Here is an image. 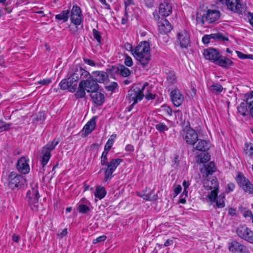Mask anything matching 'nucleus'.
<instances>
[{
  "label": "nucleus",
  "instance_id": "393cba45",
  "mask_svg": "<svg viewBox=\"0 0 253 253\" xmlns=\"http://www.w3.org/2000/svg\"><path fill=\"white\" fill-rule=\"evenodd\" d=\"M172 12L171 5L166 2H164L160 4L159 7V13L163 17H167Z\"/></svg>",
  "mask_w": 253,
  "mask_h": 253
},
{
  "label": "nucleus",
  "instance_id": "f704fd0d",
  "mask_svg": "<svg viewBox=\"0 0 253 253\" xmlns=\"http://www.w3.org/2000/svg\"><path fill=\"white\" fill-rule=\"evenodd\" d=\"M155 128L160 133H165V131H168L169 127L165 123L163 122H158L155 125Z\"/></svg>",
  "mask_w": 253,
  "mask_h": 253
},
{
  "label": "nucleus",
  "instance_id": "a211bd4d",
  "mask_svg": "<svg viewBox=\"0 0 253 253\" xmlns=\"http://www.w3.org/2000/svg\"><path fill=\"white\" fill-rule=\"evenodd\" d=\"M171 100L175 106L178 107L182 103L184 97L178 89L172 90L170 93Z\"/></svg>",
  "mask_w": 253,
  "mask_h": 253
},
{
  "label": "nucleus",
  "instance_id": "49530a36",
  "mask_svg": "<svg viewBox=\"0 0 253 253\" xmlns=\"http://www.w3.org/2000/svg\"><path fill=\"white\" fill-rule=\"evenodd\" d=\"M92 33L94 38L96 40L98 43H101V36L100 32L95 29L92 30Z\"/></svg>",
  "mask_w": 253,
  "mask_h": 253
},
{
  "label": "nucleus",
  "instance_id": "603ef678",
  "mask_svg": "<svg viewBox=\"0 0 253 253\" xmlns=\"http://www.w3.org/2000/svg\"><path fill=\"white\" fill-rule=\"evenodd\" d=\"M106 238H107V237L105 235H102V236H99V237L97 238L96 239H93L92 241V243L94 244H96L98 243L103 242L105 241Z\"/></svg>",
  "mask_w": 253,
  "mask_h": 253
},
{
  "label": "nucleus",
  "instance_id": "5fc2aeb1",
  "mask_svg": "<svg viewBox=\"0 0 253 253\" xmlns=\"http://www.w3.org/2000/svg\"><path fill=\"white\" fill-rule=\"evenodd\" d=\"M124 0L125 6V15H126V16H127V13L126 11L127 7L130 5H134V0Z\"/></svg>",
  "mask_w": 253,
  "mask_h": 253
},
{
  "label": "nucleus",
  "instance_id": "3c124183",
  "mask_svg": "<svg viewBox=\"0 0 253 253\" xmlns=\"http://www.w3.org/2000/svg\"><path fill=\"white\" fill-rule=\"evenodd\" d=\"M118 65L117 66H112L109 68H108L106 69V72L107 74H110L111 75L115 74H118Z\"/></svg>",
  "mask_w": 253,
  "mask_h": 253
},
{
  "label": "nucleus",
  "instance_id": "5701e85b",
  "mask_svg": "<svg viewBox=\"0 0 253 253\" xmlns=\"http://www.w3.org/2000/svg\"><path fill=\"white\" fill-rule=\"evenodd\" d=\"M96 117L94 116L84 126L82 129V135L86 136L90 134L94 129L96 126L95 119Z\"/></svg>",
  "mask_w": 253,
  "mask_h": 253
},
{
  "label": "nucleus",
  "instance_id": "e2e57ef3",
  "mask_svg": "<svg viewBox=\"0 0 253 253\" xmlns=\"http://www.w3.org/2000/svg\"><path fill=\"white\" fill-rule=\"evenodd\" d=\"M146 99L148 100H152L155 98L156 95L150 93H148L145 95Z\"/></svg>",
  "mask_w": 253,
  "mask_h": 253
},
{
  "label": "nucleus",
  "instance_id": "c9c22d12",
  "mask_svg": "<svg viewBox=\"0 0 253 253\" xmlns=\"http://www.w3.org/2000/svg\"><path fill=\"white\" fill-rule=\"evenodd\" d=\"M207 176L211 175L215 170L214 164L213 162H210L205 166Z\"/></svg>",
  "mask_w": 253,
  "mask_h": 253
},
{
  "label": "nucleus",
  "instance_id": "4d7b16f0",
  "mask_svg": "<svg viewBox=\"0 0 253 253\" xmlns=\"http://www.w3.org/2000/svg\"><path fill=\"white\" fill-rule=\"evenodd\" d=\"M182 187L180 185H177L174 189V197H175L180 193Z\"/></svg>",
  "mask_w": 253,
  "mask_h": 253
},
{
  "label": "nucleus",
  "instance_id": "c756f323",
  "mask_svg": "<svg viewBox=\"0 0 253 253\" xmlns=\"http://www.w3.org/2000/svg\"><path fill=\"white\" fill-rule=\"evenodd\" d=\"M252 102H243L237 107L238 112L243 116H246L248 113V106L249 107V104Z\"/></svg>",
  "mask_w": 253,
  "mask_h": 253
},
{
  "label": "nucleus",
  "instance_id": "9d476101",
  "mask_svg": "<svg viewBox=\"0 0 253 253\" xmlns=\"http://www.w3.org/2000/svg\"><path fill=\"white\" fill-rule=\"evenodd\" d=\"M8 186L12 190L19 188L24 185L25 179L16 172H11L7 178Z\"/></svg>",
  "mask_w": 253,
  "mask_h": 253
},
{
  "label": "nucleus",
  "instance_id": "cd10ccee",
  "mask_svg": "<svg viewBox=\"0 0 253 253\" xmlns=\"http://www.w3.org/2000/svg\"><path fill=\"white\" fill-rule=\"evenodd\" d=\"M206 186L209 187L210 190H219L218 183L215 177H212L207 180Z\"/></svg>",
  "mask_w": 253,
  "mask_h": 253
},
{
  "label": "nucleus",
  "instance_id": "dca6fc26",
  "mask_svg": "<svg viewBox=\"0 0 253 253\" xmlns=\"http://www.w3.org/2000/svg\"><path fill=\"white\" fill-rule=\"evenodd\" d=\"M81 83L84 86L86 91L88 93H90L93 91L99 90V84L92 78L82 79Z\"/></svg>",
  "mask_w": 253,
  "mask_h": 253
},
{
  "label": "nucleus",
  "instance_id": "423d86ee",
  "mask_svg": "<svg viewBox=\"0 0 253 253\" xmlns=\"http://www.w3.org/2000/svg\"><path fill=\"white\" fill-rule=\"evenodd\" d=\"M148 86V84L145 83L141 87L133 86L128 90L127 94L126 96V100L128 103H133V104L137 103L138 101H141L144 96L143 92L146 86Z\"/></svg>",
  "mask_w": 253,
  "mask_h": 253
},
{
  "label": "nucleus",
  "instance_id": "c03bdc74",
  "mask_svg": "<svg viewBox=\"0 0 253 253\" xmlns=\"http://www.w3.org/2000/svg\"><path fill=\"white\" fill-rule=\"evenodd\" d=\"M11 124L0 120V132L7 130L9 129Z\"/></svg>",
  "mask_w": 253,
  "mask_h": 253
},
{
  "label": "nucleus",
  "instance_id": "69168bd1",
  "mask_svg": "<svg viewBox=\"0 0 253 253\" xmlns=\"http://www.w3.org/2000/svg\"><path fill=\"white\" fill-rule=\"evenodd\" d=\"M78 26H75V27H71L70 28V32L74 35H77L78 34Z\"/></svg>",
  "mask_w": 253,
  "mask_h": 253
},
{
  "label": "nucleus",
  "instance_id": "13d9d810",
  "mask_svg": "<svg viewBox=\"0 0 253 253\" xmlns=\"http://www.w3.org/2000/svg\"><path fill=\"white\" fill-rule=\"evenodd\" d=\"M83 60L85 63L88 64L89 66H95V63L92 60L84 58Z\"/></svg>",
  "mask_w": 253,
  "mask_h": 253
},
{
  "label": "nucleus",
  "instance_id": "338daca9",
  "mask_svg": "<svg viewBox=\"0 0 253 253\" xmlns=\"http://www.w3.org/2000/svg\"><path fill=\"white\" fill-rule=\"evenodd\" d=\"M125 150L127 152H132L134 150V147L131 144H127L125 147Z\"/></svg>",
  "mask_w": 253,
  "mask_h": 253
},
{
  "label": "nucleus",
  "instance_id": "a19ab883",
  "mask_svg": "<svg viewBox=\"0 0 253 253\" xmlns=\"http://www.w3.org/2000/svg\"><path fill=\"white\" fill-rule=\"evenodd\" d=\"M78 211L82 214H86L89 211V208L85 204H80L78 207Z\"/></svg>",
  "mask_w": 253,
  "mask_h": 253
},
{
  "label": "nucleus",
  "instance_id": "39448f33",
  "mask_svg": "<svg viewBox=\"0 0 253 253\" xmlns=\"http://www.w3.org/2000/svg\"><path fill=\"white\" fill-rule=\"evenodd\" d=\"M59 142V141L53 139L52 141L48 142L42 148L40 151V157L41 165L42 168H44L47 165L51 157V152L55 149Z\"/></svg>",
  "mask_w": 253,
  "mask_h": 253
},
{
  "label": "nucleus",
  "instance_id": "0eeeda50",
  "mask_svg": "<svg viewBox=\"0 0 253 253\" xmlns=\"http://www.w3.org/2000/svg\"><path fill=\"white\" fill-rule=\"evenodd\" d=\"M180 136L187 144L191 146H194L198 140V133L189 124L181 131Z\"/></svg>",
  "mask_w": 253,
  "mask_h": 253
},
{
  "label": "nucleus",
  "instance_id": "f8f14e48",
  "mask_svg": "<svg viewBox=\"0 0 253 253\" xmlns=\"http://www.w3.org/2000/svg\"><path fill=\"white\" fill-rule=\"evenodd\" d=\"M236 233L240 238L253 244V232L248 227L240 225L237 227Z\"/></svg>",
  "mask_w": 253,
  "mask_h": 253
},
{
  "label": "nucleus",
  "instance_id": "2f4dec72",
  "mask_svg": "<svg viewBox=\"0 0 253 253\" xmlns=\"http://www.w3.org/2000/svg\"><path fill=\"white\" fill-rule=\"evenodd\" d=\"M118 74L124 77H127L130 74V70L123 65H118Z\"/></svg>",
  "mask_w": 253,
  "mask_h": 253
},
{
  "label": "nucleus",
  "instance_id": "6e6d98bb",
  "mask_svg": "<svg viewBox=\"0 0 253 253\" xmlns=\"http://www.w3.org/2000/svg\"><path fill=\"white\" fill-rule=\"evenodd\" d=\"M51 83V80L50 79H44L41 80L38 82V84L42 85H47Z\"/></svg>",
  "mask_w": 253,
  "mask_h": 253
},
{
  "label": "nucleus",
  "instance_id": "864d4df0",
  "mask_svg": "<svg viewBox=\"0 0 253 253\" xmlns=\"http://www.w3.org/2000/svg\"><path fill=\"white\" fill-rule=\"evenodd\" d=\"M174 113L176 116L179 117L180 123L182 124H185V120L182 118V113L179 110L174 111Z\"/></svg>",
  "mask_w": 253,
  "mask_h": 253
},
{
  "label": "nucleus",
  "instance_id": "aec40b11",
  "mask_svg": "<svg viewBox=\"0 0 253 253\" xmlns=\"http://www.w3.org/2000/svg\"><path fill=\"white\" fill-rule=\"evenodd\" d=\"M158 30L162 34H167L172 29L169 21L166 18H163L158 23Z\"/></svg>",
  "mask_w": 253,
  "mask_h": 253
},
{
  "label": "nucleus",
  "instance_id": "9b49d317",
  "mask_svg": "<svg viewBox=\"0 0 253 253\" xmlns=\"http://www.w3.org/2000/svg\"><path fill=\"white\" fill-rule=\"evenodd\" d=\"M70 13L69 16L71 23L75 26L81 25V27L83 28V24L81 8L77 5H73Z\"/></svg>",
  "mask_w": 253,
  "mask_h": 253
},
{
  "label": "nucleus",
  "instance_id": "7c9ffc66",
  "mask_svg": "<svg viewBox=\"0 0 253 253\" xmlns=\"http://www.w3.org/2000/svg\"><path fill=\"white\" fill-rule=\"evenodd\" d=\"M219 190H211V191L207 195V198L210 202V205H213L217 198Z\"/></svg>",
  "mask_w": 253,
  "mask_h": 253
},
{
  "label": "nucleus",
  "instance_id": "f03ea898",
  "mask_svg": "<svg viewBox=\"0 0 253 253\" xmlns=\"http://www.w3.org/2000/svg\"><path fill=\"white\" fill-rule=\"evenodd\" d=\"M108 160V156H101L100 164L102 166H105L102 169L104 172V182H107L113 178V172L123 161V160L120 158L111 159L109 162Z\"/></svg>",
  "mask_w": 253,
  "mask_h": 253
},
{
  "label": "nucleus",
  "instance_id": "58836bf2",
  "mask_svg": "<svg viewBox=\"0 0 253 253\" xmlns=\"http://www.w3.org/2000/svg\"><path fill=\"white\" fill-rule=\"evenodd\" d=\"M116 134H112L110 138L107 141L104 146V149H107L108 150H110L112 148L113 143L115 142V139L116 138Z\"/></svg>",
  "mask_w": 253,
  "mask_h": 253
},
{
  "label": "nucleus",
  "instance_id": "4c0bfd02",
  "mask_svg": "<svg viewBox=\"0 0 253 253\" xmlns=\"http://www.w3.org/2000/svg\"><path fill=\"white\" fill-rule=\"evenodd\" d=\"M244 151L246 154H248L251 157H253V144L252 143H246L245 144Z\"/></svg>",
  "mask_w": 253,
  "mask_h": 253
},
{
  "label": "nucleus",
  "instance_id": "e433bc0d",
  "mask_svg": "<svg viewBox=\"0 0 253 253\" xmlns=\"http://www.w3.org/2000/svg\"><path fill=\"white\" fill-rule=\"evenodd\" d=\"M211 90L213 93L215 94H220L223 90L222 86L218 84H215L210 86Z\"/></svg>",
  "mask_w": 253,
  "mask_h": 253
},
{
  "label": "nucleus",
  "instance_id": "6e6552de",
  "mask_svg": "<svg viewBox=\"0 0 253 253\" xmlns=\"http://www.w3.org/2000/svg\"><path fill=\"white\" fill-rule=\"evenodd\" d=\"M39 193L37 185L32 187L28 190L26 193V199L31 210L33 211H37L39 209Z\"/></svg>",
  "mask_w": 253,
  "mask_h": 253
},
{
  "label": "nucleus",
  "instance_id": "2eb2a0df",
  "mask_svg": "<svg viewBox=\"0 0 253 253\" xmlns=\"http://www.w3.org/2000/svg\"><path fill=\"white\" fill-rule=\"evenodd\" d=\"M228 249L232 253H250L248 248L237 241H233L228 244Z\"/></svg>",
  "mask_w": 253,
  "mask_h": 253
},
{
  "label": "nucleus",
  "instance_id": "de8ad7c7",
  "mask_svg": "<svg viewBox=\"0 0 253 253\" xmlns=\"http://www.w3.org/2000/svg\"><path fill=\"white\" fill-rule=\"evenodd\" d=\"M213 39V34L204 35L202 38V42L204 44H208L211 39Z\"/></svg>",
  "mask_w": 253,
  "mask_h": 253
},
{
  "label": "nucleus",
  "instance_id": "f257e3e1",
  "mask_svg": "<svg viewBox=\"0 0 253 253\" xmlns=\"http://www.w3.org/2000/svg\"><path fill=\"white\" fill-rule=\"evenodd\" d=\"M132 52L134 57L139 61L143 68L147 66L151 57L150 44L148 42H140Z\"/></svg>",
  "mask_w": 253,
  "mask_h": 253
},
{
  "label": "nucleus",
  "instance_id": "680f3d73",
  "mask_svg": "<svg viewBox=\"0 0 253 253\" xmlns=\"http://www.w3.org/2000/svg\"><path fill=\"white\" fill-rule=\"evenodd\" d=\"M243 215L245 217H250L251 218L253 216V214L251 211L247 210L244 211Z\"/></svg>",
  "mask_w": 253,
  "mask_h": 253
},
{
  "label": "nucleus",
  "instance_id": "8fccbe9b",
  "mask_svg": "<svg viewBox=\"0 0 253 253\" xmlns=\"http://www.w3.org/2000/svg\"><path fill=\"white\" fill-rule=\"evenodd\" d=\"M125 64L128 67H131L133 65V61L131 57L126 55L124 60Z\"/></svg>",
  "mask_w": 253,
  "mask_h": 253
},
{
  "label": "nucleus",
  "instance_id": "20e7f679",
  "mask_svg": "<svg viewBox=\"0 0 253 253\" xmlns=\"http://www.w3.org/2000/svg\"><path fill=\"white\" fill-rule=\"evenodd\" d=\"M220 16V13L218 10L208 9L206 12L199 11L197 12L196 21L203 26L205 22L212 23L216 22Z\"/></svg>",
  "mask_w": 253,
  "mask_h": 253
},
{
  "label": "nucleus",
  "instance_id": "ddd939ff",
  "mask_svg": "<svg viewBox=\"0 0 253 253\" xmlns=\"http://www.w3.org/2000/svg\"><path fill=\"white\" fill-rule=\"evenodd\" d=\"M238 185L245 192L249 194L253 193V185L250 181L243 174H239L236 178Z\"/></svg>",
  "mask_w": 253,
  "mask_h": 253
},
{
  "label": "nucleus",
  "instance_id": "1a4fd4ad",
  "mask_svg": "<svg viewBox=\"0 0 253 253\" xmlns=\"http://www.w3.org/2000/svg\"><path fill=\"white\" fill-rule=\"evenodd\" d=\"M224 6L228 10L238 14H243L247 9L246 4L242 3L240 0H227Z\"/></svg>",
  "mask_w": 253,
  "mask_h": 253
},
{
  "label": "nucleus",
  "instance_id": "4be33fe9",
  "mask_svg": "<svg viewBox=\"0 0 253 253\" xmlns=\"http://www.w3.org/2000/svg\"><path fill=\"white\" fill-rule=\"evenodd\" d=\"M89 96L91 98L92 102L97 106H101L104 102V95L100 91H99V90L92 92L89 94Z\"/></svg>",
  "mask_w": 253,
  "mask_h": 253
},
{
  "label": "nucleus",
  "instance_id": "ea45409f",
  "mask_svg": "<svg viewBox=\"0 0 253 253\" xmlns=\"http://www.w3.org/2000/svg\"><path fill=\"white\" fill-rule=\"evenodd\" d=\"M59 85L62 90L68 89L70 91V85L67 79H64L61 81Z\"/></svg>",
  "mask_w": 253,
  "mask_h": 253
},
{
  "label": "nucleus",
  "instance_id": "774afa93",
  "mask_svg": "<svg viewBox=\"0 0 253 253\" xmlns=\"http://www.w3.org/2000/svg\"><path fill=\"white\" fill-rule=\"evenodd\" d=\"M249 111L251 116L253 118V100L249 104Z\"/></svg>",
  "mask_w": 253,
  "mask_h": 253
},
{
  "label": "nucleus",
  "instance_id": "37998d69",
  "mask_svg": "<svg viewBox=\"0 0 253 253\" xmlns=\"http://www.w3.org/2000/svg\"><path fill=\"white\" fill-rule=\"evenodd\" d=\"M167 81L169 84H173L176 82V76L173 73H169L167 78Z\"/></svg>",
  "mask_w": 253,
  "mask_h": 253
},
{
  "label": "nucleus",
  "instance_id": "09e8293b",
  "mask_svg": "<svg viewBox=\"0 0 253 253\" xmlns=\"http://www.w3.org/2000/svg\"><path fill=\"white\" fill-rule=\"evenodd\" d=\"M118 84L116 82H111L109 85L106 86V89L109 91H113L117 87Z\"/></svg>",
  "mask_w": 253,
  "mask_h": 253
},
{
  "label": "nucleus",
  "instance_id": "a18cd8bd",
  "mask_svg": "<svg viewBox=\"0 0 253 253\" xmlns=\"http://www.w3.org/2000/svg\"><path fill=\"white\" fill-rule=\"evenodd\" d=\"M213 39L218 41L225 42L229 40L228 38L224 36L222 34L220 33L213 34Z\"/></svg>",
  "mask_w": 253,
  "mask_h": 253
},
{
  "label": "nucleus",
  "instance_id": "a878e982",
  "mask_svg": "<svg viewBox=\"0 0 253 253\" xmlns=\"http://www.w3.org/2000/svg\"><path fill=\"white\" fill-rule=\"evenodd\" d=\"M198 142L196 146L194 147L195 150L201 152H206L209 149L210 143L209 141L198 138Z\"/></svg>",
  "mask_w": 253,
  "mask_h": 253
},
{
  "label": "nucleus",
  "instance_id": "0e129e2a",
  "mask_svg": "<svg viewBox=\"0 0 253 253\" xmlns=\"http://www.w3.org/2000/svg\"><path fill=\"white\" fill-rule=\"evenodd\" d=\"M248 15L249 22L250 24L253 27V13L248 12Z\"/></svg>",
  "mask_w": 253,
  "mask_h": 253
},
{
  "label": "nucleus",
  "instance_id": "72a5a7b5",
  "mask_svg": "<svg viewBox=\"0 0 253 253\" xmlns=\"http://www.w3.org/2000/svg\"><path fill=\"white\" fill-rule=\"evenodd\" d=\"M106 195L105 188L100 186H97L94 196L96 198H99L100 200L103 199Z\"/></svg>",
  "mask_w": 253,
  "mask_h": 253
},
{
  "label": "nucleus",
  "instance_id": "b1692460",
  "mask_svg": "<svg viewBox=\"0 0 253 253\" xmlns=\"http://www.w3.org/2000/svg\"><path fill=\"white\" fill-rule=\"evenodd\" d=\"M215 64L225 69H229L233 65V62L226 56L220 55V57L215 61Z\"/></svg>",
  "mask_w": 253,
  "mask_h": 253
},
{
  "label": "nucleus",
  "instance_id": "7ed1b4c3",
  "mask_svg": "<svg viewBox=\"0 0 253 253\" xmlns=\"http://www.w3.org/2000/svg\"><path fill=\"white\" fill-rule=\"evenodd\" d=\"M90 77L89 73L82 67H76L73 69V72L70 76L67 79L69 83L70 92L73 93L76 92L78 80L81 79L88 78Z\"/></svg>",
  "mask_w": 253,
  "mask_h": 253
},
{
  "label": "nucleus",
  "instance_id": "4468645a",
  "mask_svg": "<svg viewBox=\"0 0 253 253\" xmlns=\"http://www.w3.org/2000/svg\"><path fill=\"white\" fill-rule=\"evenodd\" d=\"M176 37V42L181 48H187L190 45V35L187 31L183 30L178 32Z\"/></svg>",
  "mask_w": 253,
  "mask_h": 253
},
{
  "label": "nucleus",
  "instance_id": "bb28decb",
  "mask_svg": "<svg viewBox=\"0 0 253 253\" xmlns=\"http://www.w3.org/2000/svg\"><path fill=\"white\" fill-rule=\"evenodd\" d=\"M70 15L69 10H64L62 11L59 14L55 15V19L58 21H61L62 23H65L68 21Z\"/></svg>",
  "mask_w": 253,
  "mask_h": 253
},
{
  "label": "nucleus",
  "instance_id": "c85d7f7f",
  "mask_svg": "<svg viewBox=\"0 0 253 253\" xmlns=\"http://www.w3.org/2000/svg\"><path fill=\"white\" fill-rule=\"evenodd\" d=\"M225 198L224 193L220 194L217 198L214 203L213 208L215 209L223 208L225 206L224 199Z\"/></svg>",
  "mask_w": 253,
  "mask_h": 253
},
{
  "label": "nucleus",
  "instance_id": "f3484780",
  "mask_svg": "<svg viewBox=\"0 0 253 253\" xmlns=\"http://www.w3.org/2000/svg\"><path fill=\"white\" fill-rule=\"evenodd\" d=\"M108 74L107 72L102 71H96L92 73V75L90 74L88 78H92L97 83L105 84L109 81Z\"/></svg>",
  "mask_w": 253,
  "mask_h": 253
},
{
  "label": "nucleus",
  "instance_id": "052dcab7",
  "mask_svg": "<svg viewBox=\"0 0 253 253\" xmlns=\"http://www.w3.org/2000/svg\"><path fill=\"white\" fill-rule=\"evenodd\" d=\"M236 53H237L238 57L240 59H246L247 54H245L241 52V51H238V50L236 51Z\"/></svg>",
  "mask_w": 253,
  "mask_h": 253
},
{
  "label": "nucleus",
  "instance_id": "bf43d9fd",
  "mask_svg": "<svg viewBox=\"0 0 253 253\" xmlns=\"http://www.w3.org/2000/svg\"><path fill=\"white\" fill-rule=\"evenodd\" d=\"M235 188V185L233 183H229L227 185V189L226 190L227 193H229L232 191Z\"/></svg>",
  "mask_w": 253,
  "mask_h": 253
},
{
  "label": "nucleus",
  "instance_id": "6ab92c4d",
  "mask_svg": "<svg viewBox=\"0 0 253 253\" xmlns=\"http://www.w3.org/2000/svg\"><path fill=\"white\" fill-rule=\"evenodd\" d=\"M203 55L206 59L209 60L215 64V61L220 57V53L215 49L210 48L204 50Z\"/></svg>",
  "mask_w": 253,
  "mask_h": 253
},
{
  "label": "nucleus",
  "instance_id": "79ce46f5",
  "mask_svg": "<svg viewBox=\"0 0 253 253\" xmlns=\"http://www.w3.org/2000/svg\"><path fill=\"white\" fill-rule=\"evenodd\" d=\"M161 111L165 114L169 116H172V110L171 108L166 105H163L161 106Z\"/></svg>",
  "mask_w": 253,
  "mask_h": 253
},
{
  "label": "nucleus",
  "instance_id": "473e14b6",
  "mask_svg": "<svg viewBox=\"0 0 253 253\" xmlns=\"http://www.w3.org/2000/svg\"><path fill=\"white\" fill-rule=\"evenodd\" d=\"M85 90H86L85 87L80 82L78 89L75 94V98L76 99L84 98L85 96Z\"/></svg>",
  "mask_w": 253,
  "mask_h": 253
},
{
  "label": "nucleus",
  "instance_id": "412c9836",
  "mask_svg": "<svg viewBox=\"0 0 253 253\" xmlns=\"http://www.w3.org/2000/svg\"><path fill=\"white\" fill-rule=\"evenodd\" d=\"M28 160L25 158H20L17 162L16 168L22 174H27L30 171V167Z\"/></svg>",
  "mask_w": 253,
  "mask_h": 253
}]
</instances>
